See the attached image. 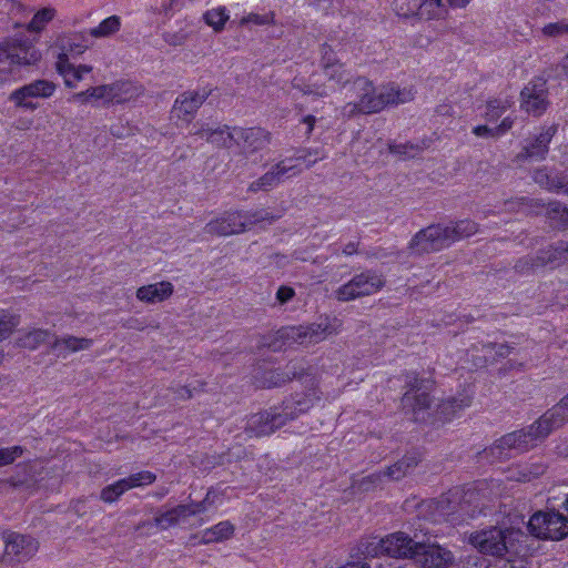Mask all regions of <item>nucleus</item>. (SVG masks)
I'll use <instances>...</instances> for the list:
<instances>
[{
    "label": "nucleus",
    "mask_w": 568,
    "mask_h": 568,
    "mask_svg": "<svg viewBox=\"0 0 568 568\" xmlns=\"http://www.w3.org/2000/svg\"><path fill=\"white\" fill-rule=\"evenodd\" d=\"M515 534L510 528L490 526L470 532L467 541L484 556L503 558L508 552Z\"/></svg>",
    "instance_id": "39448f33"
},
{
    "label": "nucleus",
    "mask_w": 568,
    "mask_h": 568,
    "mask_svg": "<svg viewBox=\"0 0 568 568\" xmlns=\"http://www.w3.org/2000/svg\"><path fill=\"white\" fill-rule=\"evenodd\" d=\"M385 475L383 473H375L366 476L357 481V488L362 491H368L384 481Z\"/></svg>",
    "instance_id": "09e8293b"
},
{
    "label": "nucleus",
    "mask_w": 568,
    "mask_h": 568,
    "mask_svg": "<svg viewBox=\"0 0 568 568\" xmlns=\"http://www.w3.org/2000/svg\"><path fill=\"white\" fill-rule=\"evenodd\" d=\"M174 292L173 284L169 281H161L148 284L136 290V298L146 304H156L166 301Z\"/></svg>",
    "instance_id": "b1692460"
},
{
    "label": "nucleus",
    "mask_w": 568,
    "mask_h": 568,
    "mask_svg": "<svg viewBox=\"0 0 568 568\" xmlns=\"http://www.w3.org/2000/svg\"><path fill=\"white\" fill-rule=\"evenodd\" d=\"M408 248L412 253L418 255L442 251L443 247L435 224L428 225L417 232L410 240Z\"/></svg>",
    "instance_id": "aec40b11"
},
{
    "label": "nucleus",
    "mask_w": 568,
    "mask_h": 568,
    "mask_svg": "<svg viewBox=\"0 0 568 568\" xmlns=\"http://www.w3.org/2000/svg\"><path fill=\"white\" fill-rule=\"evenodd\" d=\"M473 133L480 138H497L495 134V128H489L487 125H477L473 129Z\"/></svg>",
    "instance_id": "13d9d810"
},
{
    "label": "nucleus",
    "mask_w": 568,
    "mask_h": 568,
    "mask_svg": "<svg viewBox=\"0 0 568 568\" xmlns=\"http://www.w3.org/2000/svg\"><path fill=\"white\" fill-rule=\"evenodd\" d=\"M123 327L128 329L143 331L146 326L140 318L130 317L123 323Z\"/></svg>",
    "instance_id": "69168bd1"
},
{
    "label": "nucleus",
    "mask_w": 568,
    "mask_h": 568,
    "mask_svg": "<svg viewBox=\"0 0 568 568\" xmlns=\"http://www.w3.org/2000/svg\"><path fill=\"white\" fill-rule=\"evenodd\" d=\"M41 59L40 52L31 45L11 43V64L30 65Z\"/></svg>",
    "instance_id": "c756f323"
},
{
    "label": "nucleus",
    "mask_w": 568,
    "mask_h": 568,
    "mask_svg": "<svg viewBox=\"0 0 568 568\" xmlns=\"http://www.w3.org/2000/svg\"><path fill=\"white\" fill-rule=\"evenodd\" d=\"M293 87L301 90L304 94H314V95H317V97H325L327 95V92L324 88H314L313 85H304L303 88L298 83V80L297 79H294L293 80Z\"/></svg>",
    "instance_id": "5fc2aeb1"
},
{
    "label": "nucleus",
    "mask_w": 568,
    "mask_h": 568,
    "mask_svg": "<svg viewBox=\"0 0 568 568\" xmlns=\"http://www.w3.org/2000/svg\"><path fill=\"white\" fill-rule=\"evenodd\" d=\"M6 62L11 64V43L9 42L0 44V63Z\"/></svg>",
    "instance_id": "0e129e2a"
},
{
    "label": "nucleus",
    "mask_w": 568,
    "mask_h": 568,
    "mask_svg": "<svg viewBox=\"0 0 568 568\" xmlns=\"http://www.w3.org/2000/svg\"><path fill=\"white\" fill-rule=\"evenodd\" d=\"M298 406L293 409L291 404H285L282 412H262L252 415L246 424L245 430L255 437L268 436L276 429L283 427L288 420H292L298 416V414L306 412L310 406L306 402H296Z\"/></svg>",
    "instance_id": "20e7f679"
},
{
    "label": "nucleus",
    "mask_w": 568,
    "mask_h": 568,
    "mask_svg": "<svg viewBox=\"0 0 568 568\" xmlns=\"http://www.w3.org/2000/svg\"><path fill=\"white\" fill-rule=\"evenodd\" d=\"M204 386H205L204 382H199V387H200L199 390H203ZM169 389L175 395L176 399L187 400L193 397L194 390H197V387L194 386L193 388H191L190 386H186V385H178V386H171Z\"/></svg>",
    "instance_id": "49530a36"
},
{
    "label": "nucleus",
    "mask_w": 568,
    "mask_h": 568,
    "mask_svg": "<svg viewBox=\"0 0 568 568\" xmlns=\"http://www.w3.org/2000/svg\"><path fill=\"white\" fill-rule=\"evenodd\" d=\"M121 20L118 16H111L104 19L98 27L90 30V36L94 38L110 37L119 31Z\"/></svg>",
    "instance_id": "e433bc0d"
},
{
    "label": "nucleus",
    "mask_w": 568,
    "mask_h": 568,
    "mask_svg": "<svg viewBox=\"0 0 568 568\" xmlns=\"http://www.w3.org/2000/svg\"><path fill=\"white\" fill-rule=\"evenodd\" d=\"M511 105H513V101L509 98H494V99H490L486 103L485 119L487 121H496Z\"/></svg>",
    "instance_id": "f704fd0d"
},
{
    "label": "nucleus",
    "mask_w": 568,
    "mask_h": 568,
    "mask_svg": "<svg viewBox=\"0 0 568 568\" xmlns=\"http://www.w3.org/2000/svg\"><path fill=\"white\" fill-rule=\"evenodd\" d=\"M418 464V460L414 456H405L394 465L387 467L384 471L385 478L389 480H399L405 477L412 469Z\"/></svg>",
    "instance_id": "7c9ffc66"
},
{
    "label": "nucleus",
    "mask_w": 568,
    "mask_h": 568,
    "mask_svg": "<svg viewBox=\"0 0 568 568\" xmlns=\"http://www.w3.org/2000/svg\"><path fill=\"white\" fill-rule=\"evenodd\" d=\"M194 134L205 139L206 142L216 148L230 149L235 145L236 126L220 125L213 129L207 125H201Z\"/></svg>",
    "instance_id": "a211bd4d"
},
{
    "label": "nucleus",
    "mask_w": 568,
    "mask_h": 568,
    "mask_svg": "<svg viewBox=\"0 0 568 568\" xmlns=\"http://www.w3.org/2000/svg\"><path fill=\"white\" fill-rule=\"evenodd\" d=\"M423 381L414 377L410 382V387L405 392L402 398V405L404 409H407L414 414L425 410L430 406L429 394L422 390Z\"/></svg>",
    "instance_id": "4be33fe9"
},
{
    "label": "nucleus",
    "mask_w": 568,
    "mask_h": 568,
    "mask_svg": "<svg viewBox=\"0 0 568 568\" xmlns=\"http://www.w3.org/2000/svg\"><path fill=\"white\" fill-rule=\"evenodd\" d=\"M470 0H422L418 14L427 20L445 18L448 4L454 7H466Z\"/></svg>",
    "instance_id": "a878e982"
},
{
    "label": "nucleus",
    "mask_w": 568,
    "mask_h": 568,
    "mask_svg": "<svg viewBox=\"0 0 568 568\" xmlns=\"http://www.w3.org/2000/svg\"><path fill=\"white\" fill-rule=\"evenodd\" d=\"M546 81L534 79L520 92V108L535 116L542 114L548 106Z\"/></svg>",
    "instance_id": "9d476101"
},
{
    "label": "nucleus",
    "mask_w": 568,
    "mask_h": 568,
    "mask_svg": "<svg viewBox=\"0 0 568 568\" xmlns=\"http://www.w3.org/2000/svg\"><path fill=\"white\" fill-rule=\"evenodd\" d=\"M172 513L176 517V524L180 520H184L190 516L200 514L204 511L203 503H193L189 505H179L176 507L171 508Z\"/></svg>",
    "instance_id": "a18cd8bd"
},
{
    "label": "nucleus",
    "mask_w": 568,
    "mask_h": 568,
    "mask_svg": "<svg viewBox=\"0 0 568 568\" xmlns=\"http://www.w3.org/2000/svg\"><path fill=\"white\" fill-rule=\"evenodd\" d=\"M89 93L94 100H103L104 102L113 103L112 83L90 87Z\"/></svg>",
    "instance_id": "de8ad7c7"
},
{
    "label": "nucleus",
    "mask_w": 568,
    "mask_h": 568,
    "mask_svg": "<svg viewBox=\"0 0 568 568\" xmlns=\"http://www.w3.org/2000/svg\"><path fill=\"white\" fill-rule=\"evenodd\" d=\"M206 98V92H184L175 100L172 112L179 120L189 124Z\"/></svg>",
    "instance_id": "f3484780"
},
{
    "label": "nucleus",
    "mask_w": 568,
    "mask_h": 568,
    "mask_svg": "<svg viewBox=\"0 0 568 568\" xmlns=\"http://www.w3.org/2000/svg\"><path fill=\"white\" fill-rule=\"evenodd\" d=\"M295 170L294 165H287L285 161H281L273 165L261 178L250 183L247 191L257 193L260 191H268L277 186L284 181V178Z\"/></svg>",
    "instance_id": "dca6fc26"
},
{
    "label": "nucleus",
    "mask_w": 568,
    "mask_h": 568,
    "mask_svg": "<svg viewBox=\"0 0 568 568\" xmlns=\"http://www.w3.org/2000/svg\"><path fill=\"white\" fill-rule=\"evenodd\" d=\"M546 215L555 227L559 230L568 229V207L564 206L560 202H550L546 210Z\"/></svg>",
    "instance_id": "2f4dec72"
},
{
    "label": "nucleus",
    "mask_w": 568,
    "mask_h": 568,
    "mask_svg": "<svg viewBox=\"0 0 568 568\" xmlns=\"http://www.w3.org/2000/svg\"><path fill=\"white\" fill-rule=\"evenodd\" d=\"M513 124L514 120L511 118H505L499 125L495 126V134H497V138L509 131L513 128Z\"/></svg>",
    "instance_id": "680f3d73"
},
{
    "label": "nucleus",
    "mask_w": 568,
    "mask_h": 568,
    "mask_svg": "<svg viewBox=\"0 0 568 568\" xmlns=\"http://www.w3.org/2000/svg\"><path fill=\"white\" fill-rule=\"evenodd\" d=\"M310 345L306 325L282 327L275 333L264 336L263 345L277 352L293 345Z\"/></svg>",
    "instance_id": "9b49d317"
},
{
    "label": "nucleus",
    "mask_w": 568,
    "mask_h": 568,
    "mask_svg": "<svg viewBox=\"0 0 568 568\" xmlns=\"http://www.w3.org/2000/svg\"><path fill=\"white\" fill-rule=\"evenodd\" d=\"M62 49H63L62 52H65L67 54L68 53L82 54L85 51L87 47L82 45L80 43H77L74 41V39L69 38V39H67L65 42L63 41Z\"/></svg>",
    "instance_id": "864d4df0"
},
{
    "label": "nucleus",
    "mask_w": 568,
    "mask_h": 568,
    "mask_svg": "<svg viewBox=\"0 0 568 568\" xmlns=\"http://www.w3.org/2000/svg\"><path fill=\"white\" fill-rule=\"evenodd\" d=\"M275 220V216L270 215L263 210L248 212L232 211L211 220L205 225L204 231L210 235L230 236L244 233L252 226L263 222L273 223Z\"/></svg>",
    "instance_id": "7ed1b4c3"
},
{
    "label": "nucleus",
    "mask_w": 568,
    "mask_h": 568,
    "mask_svg": "<svg viewBox=\"0 0 568 568\" xmlns=\"http://www.w3.org/2000/svg\"><path fill=\"white\" fill-rule=\"evenodd\" d=\"M156 475L149 470L139 471L130 475L126 478H122L123 484L125 485L126 490H130L135 487H142L151 485L155 481Z\"/></svg>",
    "instance_id": "58836bf2"
},
{
    "label": "nucleus",
    "mask_w": 568,
    "mask_h": 568,
    "mask_svg": "<svg viewBox=\"0 0 568 568\" xmlns=\"http://www.w3.org/2000/svg\"><path fill=\"white\" fill-rule=\"evenodd\" d=\"M385 286V278L376 271L366 270L354 275L347 283L334 291L338 302H351L378 293Z\"/></svg>",
    "instance_id": "423d86ee"
},
{
    "label": "nucleus",
    "mask_w": 568,
    "mask_h": 568,
    "mask_svg": "<svg viewBox=\"0 0 568 568\" xmlns=\"http://www.w3.org/2000/svg\"><path fill=\"white\" fill-rule=\"evenodd\" d=\"M568 422V395L547 410L528 428L504 435L489 448V454L497 459H507L528 452L544 440L552 430Z\"/></svg>",
    "instance_id": "f257e3e1"
},
{
    "label": "nucleus",
    "mask_w": 568,
    "mask_h": 568,
    "mask_svg": "<svg viewBox=\"0 0 568 568\" xmlns=\"http://www.w3.org/2000/svg\"><path fill=\"white\" fill-rule=\"evenodd\" d=\"M542 33L548 37H557L560 34L568 33V23L566 22H555L549 23L542 28Z\"/></svg>",
    "instance_id": "3c124183"
},
{
    "label": "nucleus",
    "mask_w": 568,
    "mask_h": 568,
    "mask_svg": "<svg viewBox=\"0 0 568 568\" xmlns=\"http://www.w3.org/2000/svg\"><path fill=\"white\" fill-rule=\"evenodd\" d=\"M323 70L327 80L339 85L348 83L352 79L351 72L338 61L325 64Z\"/></svg>",
    "instance_id": "473e14b6"
},
{
    "label": "nucleus",
    "mask_w": 568,
    "mask_h": 568,
    "mask_svg": "<svg viewBox=\"0 0 568 568\" xmlns=\"http://www.w3.org/2000/svg\"><path fill=\"white\" fill-rule=\"evenodd\" d=\"M24 452L26 448L20 445L0 448V468L12 465Z\"/></svg>",
    "instance_id": "37998d69"
},
{
    "label": "nucleus",
    "mask_w": 568,
    "mask_h": 568,
    "mask_svg": "<svg viewBox=\"0 0 568 568\" xmlns=\"http://www.w3.org/2000/svg\"><path fill=\"white\" fill-rule=\"evenodd\" d=\"M532 180L539 186L549 192H564L565 194H568V178L558 175L552 176L547 172L545 168L535 170Z\"/></svg>",
    "instance_id": "cd10ccee"
},
{
    "label": "nucleus",
    "mask_w": 568,
    "mask_h": 568,
    "mask_svg": "<svg viewBox=\"0 0 568 568\" xmlns=\"http://www.w3.org/2000/svg\"><path fill=\"white\" fill-rule=\"evenodd\" d=\"M3 559L11 564H20L31 559L39 549V544L30 536L18 532L3 534Z\"/></svg>",
    "instance_id": "6e6552de"
},
{
    "label": "nucleus",
    "mask_w": 568,
    "mask_h": 568,
    "mask_svg": "<svg viewBox=\"0 0 568 568\" xmlns=\"http://www.w3.org/2000/svg\"><path fill=\"white\" fill-rule=\"evenodd\" d=\"M556 261H558V255L552 253L551 246H549L548 248L540 251L535 257L526 256L519 258L515 264V270L520 273H526Z\"/></svg>",
    "instance_id": "c85d7f7f"
},
{
    "label": "nucleus",
    "mask_w": 568,
    "mask_h": 568,
    "mask_svg": "<svg viewBox=\"0 0 568 568\" xmlns=\"http://www.w3.org/2000/svg\"><path fill=\"white\" fill-rule=\"evenodd\" d=\"M552 253L558 255V260L562 258L564 255H568V242L560 241L555 245H550Z\"/></svg>",
    "instance_id": "338daca9"
},
{
    "label": "nucleus",
    "mask_w": 568,
    "mask_h": 568,
    "mask_svg": "<svg viewBox=\"0 0 568 568\" xmlns=\"http://www.w3.org/2000/svg\"><path fill=\"white\" fill-rule=\"evenodd\" d=\"M145 92L142 84L130 80L112 82L113 103L123 104L138 100Z\"/></svg>",
    "instance_id": "bb28decb"
},
{
    "label": "nucleus",
    "mask_w": 568,
    "mask_h": 568,
    "mask_svg": "<svg viewBox=\"0 0 568 568\" xmlns=\"http://www.w3.org/2000/svg\"><path fill=\"white\" fill-rule=\"evenodd\" d=\"M528 529L540 539L561 540L568 536V519L559 511H538L530 517Z\"/></svg>",
    "instance_id": "0eeeda50"
},
{
    "label": "nucleus",
    "mask_w": 568,
    "mask_h": 568,
    "mask_svg": "<svg viewBox=\"0 0 568 568\" xmlns=\"http://www.w3.org/2000/svg\"><path fill=\"white\" fill-rule=\"evenodd\" d=\"M384 544L386 546V556L413 559L417 541H414L405 532L399 531L385 537Z\"/></svg>",
    "instance_id": "5701e85b"
},
{
    "label": "nucleus",
    "mask_w": 568,
    "mask_h": 568,
    "mask_svg": "<svg viewBox=\"0 0 568 568\" xmlns=\"http://www.w3.org/2000/svg\"><path fill=\"white\" fill-rule=\"evenodd\" d=\"M126 490L122 479L105 486L100 493V499L104 503L111 504L118 500Z\"/></svg>",
    "instance_id": "a19ab883"
},
{
    "label": "nucleus",
    "mask_w": 568,
    "mask_h": 568,
    "mask_svg": "<svg viewBox=\"0 0 568 568\" xmlns=\"http://www.w3.org/2000/svg\"><path fill=\"white\" fill-rule=\"evenodd\" d=\"M443 250L453 243L467 239L478 232V224L471 220H459L447 224H435Z\"/></svg>",
    "instance_id": "f8f14e48"
},
{
    "label": "nucleus",
    "mask_w": 568,
    "mask_h": 568,
    "mask_svg": "<svg viewBox=\"0 0 568 568\" xmlns=\"http://www.w3.org/2000/svg\"><path fill=\"white\" fill-rule=\"evenodd\" d=\"M294 295H295V292L292 287L283 285L276 292V300L281 304H285L288 301H291L294 297Z\"/></svg>",
    "instance_id": "6e6d98bb"
},
{
    "label": "nucleus",
    "mask_w": 568,
    "mask_h": 568,
    "mask_svg": "<svg viewBox=\"0 0 568 568\" xmlns=\"http://www.w3.org/2000/svg\"><path fill=\"white\" fill-rule=\"evenodd\" d=\"M351 98L356 101L346 103L342 112L351 118L358 113L371 114L382 111L389 104L405 103L414 98L410 89H399L393 84L381 88L378 91L366 78H357L348 89Z\"/></svg>",
    "instance_id": "f03ea898"
},
{
    "label": "nucleus",
    "mask_w": 568,
    "mask_h": 568,
    "mask_svg": "<svg viewBox=\"0 0 568 568\" xmlns=\"http://www.w3.org/2000/svg\"><path fill=\"white\" fill-rule=\"evenodd\" d=\"M413 560L423 568H448L454 562V555L439 545L417 542Z\"/></svg>",
    "instance_id": "1a4fd4ad"
},
{
    "label": "nucleus",
    "mask_w": 568,
    "mask_h": 568,
    "mask_svg": "<svg viewBox=\"0 0 568 568\" xmlns=\"http://www.w3.org/2000/svg\"><path fill=\"white\" fill-rule=\"evenodd\" d=\"M270 143V133L261 128L236 126L235 145L242 148L245 153H254L264 149Z\"/></svg>",
    "instance_id": "2eb2a0df"
},
{
    "label": "nucleus",
    "mask_w": 568,
    "mask_h": 568,
    "mask_svg": "<svg viewBox=\"0 0 568 568\" xmlns=\"http://www.w3.org/2000/svg\"><path fill=\"white\" fill-rule=\"evenodd\" d=\"M154 521L162 529H168L169 527L176 525V517L174 516V513H172V510L169 509L158 515L154 518Z\"/></svg>",
    "instance_id": "603ef678"
},
{
    "label": "nucleus",
    "mask_w": 568,
    "mask_h": 568,
    "mask_svg": "<svg viewBox=\"0 0 568 568\" xmlns=\"http://www.w3.org/2000/svg\"><path fill=\"white\" fill-rule=\"evenodd\" d=\"M57 85L48 80H36L29 84H26L10 94V100L14 102L17 106L22 108H34L29 102V99L42 98L47 99L53 95Z\"/></svg>",
    "instance_id": "ddd939ff"
},
{
    "label": "nucleus",
    "mask_w": 568,
    "mask_h": 568,
    "mask_svg": "<svg viewBox=\"0 0 568 568\" xmlns=\"http://www.w3.org/2000/svg\"><path fill=\"white\" fill-rule=\"evenodd\" d=\"M229 19L230 14L225 7L213 8L203 14L205 23L215 32H221Z\"/></svg>",
    "instance_id": "72a5a7b5"
},
{
    "label": "nucleus",
    "mask_w": 568,
    "mask_h": 568,
    "mask_svg": "<svg viewBox=\"0 0 568 568\" xmlns=\"http://www.w3.org/2000/svg\"><path fill=\"white\" fill-rule=\"evenodd\" d=\"M556 133V128L549 126L542 130L531 141H529L520 153L517 154L518 161L535 160L542 161L546 159L549 151V143Z\"/></svg>",
    "instance_id": "4468645a"
},
{
    "label": "nucleus",
    "mask_w": 568,
    "mask_h": 568,
    "mask_svg": "<svg viewBox=\"0 0 568 568\" xmlns=\"http://www.w3.org/2000/svg\"><path fill=\"white\" fill-rule=\"evenodd\" d=\"M363 554L369 557H378L386 555V546L384 544V538L382 539H373L364 546Z\"/></svg>",
    "instance_id": "8fccbe9b"
},
{
    "label": "nucleus",
    "mask_w": 568,
    "mask_h": 568,
    "mask_svg": "<svg viewBox=\"0 0 568 568\" xmlns=\"http://www.w3.org/2000/svg\"><path fill=\"white\" fill-rule=\"evenodd\" d=\"M321 53H322V65L324 67L325 64H328V63H333V62H336L337 60L335 59V55H334V52H333V49L331 48V45L324 43L321 48Z\"/></svg>",
    "instance_id": "4d7b16f0"
},
{
    "label": "nucleus",
    "mask_w": 568,
    "mask_h": 568,
    "mask_svg": "<svg viewBox=\"0 0 568 568\" xmlns=\"http://www.w3.org/2000/svg\"><path fill=\"white\" fill-rule=\"evenodd\" d=\"M89 92L90 88L85 91L73 93L71 97H69L68 101L73 103L79 102L81 104H87L89 100L92 99Z\"/></svg>",
    "instance_id": "052dcab7"
},
{
    "label": "nucleus",
    "mask_w": 568,
    "mask_h": 568,
    "mask_svg": "<svg viewBox=\"0 0 568 568\" xmlns=\"http://www.w3.org/2000/svg\"><path fill=\"white\" fill-rule=\"evenodd\" d=\"M55 70L63 78L64 84L70 89H74L84 74L92 71V67L88 64L74 65L69 61L67 53L61 52L55 62Z\"/></svg>",
    "instance_id": "412c9836"
},
{
    "label": "nucleus",
    "mask_w": 568,
    "mask_h": 568,
    "mask_svg": "<svg viewBox=\"0 0 568 568\" xmlns=\"http://www.w3.org/2000/svg\"><path fill=\"white\" fill-rule=\"evenodd\" d=\"M233 525L229 521H221L214 527L205 530L203 539L206 542H217L227 539L233 535Z\"/></svg>",
    "instance_id": "c9c22d12"
},
{
    "label": "nucleus",
    "mask_w": 568,
    "mask_h": 568,
    "mask_svg": "<svg viewBox=\"0 0 568 568\" xmlns=\"http://www.w3.org/2000/svg\"><path fill=\"white\" fill-rule=\"evenodd\" d=\"M255 24V26H273L275 24V13L273 11L261 13L251 12L241 19V24Z\"/></svg>",
    "instance_id": "c03bdc74"
},
{
    "label": "nucleus",
    "mask_w": 568,
    "mask_h": 568,
    "mask_svg": "<svg viewBox=\"0 0 568 568\" xmlns=\"http://www.w3.org/2000/svg\"><path fill=\"white\" fill-rule=\"evenodd\" d=\"M343 323L336 316H322L317 322L307 324L308 344H317L332 335H337Z\"/></svg>",
    "instance_id": "6ab92c4d"
},
{
    "label": "nucleus",
    "mask_w": 568,
    "mask_h": 568,
    "mask_svg": "<svg viewBox=\"0 0 568 568\" xmlns=\"http://www.w3.org/2000/svg\"><path fill=\"white\" fill-rule=\"evenodd\" d=\"M19 325V317L0 310V341L9 337L13 329Z\"/></svg>",
    "instance_id": "79ce46f5"
},
{
    "label": "nucleus",
    "mask_w": 568,
    "mask_h": 568,
    "mask_svg": "<svg viewBox=\"0 0 568 568\" xmlns=\"http://www.w3.org/2000/svg\"><path fill=\"white\" fill-rule=\"evenodd\" d=\"M302 121L307 125L306 135L310 136L316 123V118L314 115H306Z\"/></svg>",
    "instance_id": "774afa93"
},
{
    "label": "nucleus",
    "mask_w": 568,
    "mask_h": 568,
    "mask_svg": "<svg viewBox=\"0 0 568 568\" xmlns=\"http://www.w3.org/2000/svg\"><path fill=\"white\" fill-rule=\"evenodd\" d=\"M92 345L93 339L91 338L64 335L54 337L51 349L57 353V356L65 358L71 353L90 349Z\"/></svg>",
    "instance_id": "393cba45"
},
{
    "label": "nucleus",
    "mask_w": 568,
    "mask_h": 568,
    "mask_svg": "<svg viewBox=\"0 0 568 568\" xmlns=\"http://www.w3.org/2000/svg\"><path fill=\"white\" fill-rule=\"evenodd\" d=\"M545 469L546 467L542 464L532 465L528 473L524 474V479L531 480L534 478H537L545 473Z\"/></svg>",
    "instance_id": "bf43d9fd"
},
{
    "label": "nucleus",
    "mask_w": 568,
    "mask_h": 568,
    "mask_svg": "<svg viewBox=\"0 0 568 568\" xmlns=\"http://www.w3.org/2000/svg\"><path fill=\"white\" fill-rule=\"evenodd\" d=\"M55 16V10L53 8H43L39 10L31 21L29 22L28 29L30 31L39 32L44 29L47 23H49Z\"/></svg>",
    "instance_id": "ea45409f"
},
{
    "label": "nucleus",
    "mask_w": 568,
    "mask_h": 568,
    "mask_svg": "<svg viewBox=\"0 0 568 568\" xmlns=\"http://www.w3.org/2000/svg\"><path fill=\"white\" fill-rule=\"evenodd\" d=\"M469 405V399L468 398H463V399H452V400H448L447 403L443 404V410H447L448 407H452L453 410H455V408H458V409H462L466 406Z\"/></svg>",
    "instance_id": "e2e57ef3"
},
{
    "label": "nucleus",
    "mask_w": 568,
    "mask_h": 568,
    "mask_svg": "<svg viewBox=\"0 0 568 568\" xmlns=\"http://www.w3.org/2000/svg\"><path fill=\"white\" fill-rule=\"evenodd\" d=\"M50 337V332L47 329H33L20 338V345L29 349H36L41 344L45 343Z\"/></svg>",
    "instance_id": "4c0bfd02"
}]
</instances>
